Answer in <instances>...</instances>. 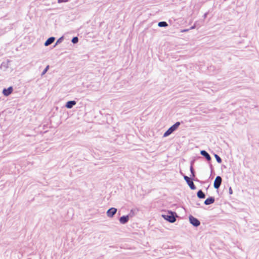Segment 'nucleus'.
<instances>
[{"label":"nucleus","instance_id":"23","mask_svg":"<svg viewBox=\"0 0 259 259\" xmlns=\"http://www.w3.org/2000/svg\"><path fill=\"white\" fill-rule=\"evenodd\" d=\"M69 0H58L59 3L67 2Z\"/></svg>","mask_w":259,"mask_h":259},{"label":"nucleus","instance_id":"24","mask_svg":"<svg viewBox=\"0 0 259 259\" xmlns=\"http://www.w3.org/2000/svg\"><path fill=\"white\" fill-rule=\"evenodd\" d=\"M229 194H232V193H233V190H232V189L231 187H230V188H229Z\"/></svg>","mask_w":259,"mask_h":259},{"label":"nucleus","instance_id":"30","mask_svg":"<svg viewBox=\"0 0 259 259\" xmlns=\"http://www.w3.org/2000/svg\"><path fill=\"white\" fill-rule=\"evenodd\" d=\"M197 205H199L200 204L199 203H197Z\"/></svg>","mask_w":259,"mask_h":259},{"label":"nucleus","instance_id":"4","mask_svg":"<svg viewBox=\"0 0 259 259\" xmlns=\"http://www.w3.org/2000/svg\"><path fill=\"white\" fill-rule=\"evenodd\" d=\"M222 179L221 176H217L213 183V187L215 189H218L221 185Z\"/></svg>","mask_w":259,"mask_h":259},{"label":"nucleus","instance_id":"28","mask_svg":"<svg viewBox=\"0 0 259 259\" xmlns=\"http://www.w3.org/2000/svg\"><path fill=\"white\" fill-rule=\"evenodd\" d=\"M195 179H196V181H198V179H196V178H195Z\"/></svg>","mask_w":259,"mask_h":259},{"label":"nucleus","instance_id":"1","mask_svg":"<svg viewBox=\"0 0 259 259\" xmlns=\"http://www.w3.org/2000/svg\"><path fill=\"white\" fill-rule=\"evenodd\" d=\"M162 218L169 223H173L176 222L177 214L175 212L169 211L167 214H162Z\"/></svg>","mask_w":259,"mask_h":259},{"label":"nucleus","instance_id":"19","mask_svg":"<svg viewBox=\"0 0 259 259\" xmlns=\"http://www.w3.org/2000/svg\"><path fill=\"white\" fill-rule=\"evenodd\" d=\"M181 174L183 175V177H184V180H185V181L186 182V183H187L188 181H189L190 180H191V179H192V178L191 177H189L185 175H184L183 173L181 172Z\"/></svg>","mask_w":259,"mask_h":259},{"label":"nucleus","instance_id":"20","mask_svg":"<svg viewBox=\"0 0 259 259\" xmlns=\"http://www.w3.org/2000/svg\"><path fill=\"white\" fill-rule=\"evenodd\" d=\"M78 41V38L77 36L73 37L71 39V42L75 44L77 43Z\"/></svg>","mask_w":259,"mask_h":259},{"label":"nucleus","instance_id":"21","mask_svg":"<svg viewBox=\"0 0 259 259\" xmlns=\"http://www.w3.org/2000/svg\"><path fill=\"white\" fill-rule=\"evenodd\" d=\"M63 40H64V37L61 36L57 39V40L56 41V44H59L61 43Z\"/></svg>","mask_w":259,"mask_h":259},{"label":"nucleus","instance_id":"22","mask_svg":"<svg viewBox=\"0 0 259 259\" xmlns=\"http://www.w3.org/2000/svg\"><path fill=\"white\" fill-rule=\"evenodd\" d=\"M49 68V65L47 66V67L45 68V69L43 70L41 75H44L48 70Z\"/></svg>","mask_w":259,"mask_h":259},{"label":"nucleus","instance_id":"7","mask_svg":"<svg viewBox=\"0 0 259 259\" xmlns=\"http://www.w3.org/2000/svg\"><path fill=\"white\" fill-rule=\"evenodd\" d=\"M215 201V199L213 197L210 196L207 198L204 202V204L206 205H208L213 203Z\"/></svg>","mask_w":259,"mask_h":259},{"label":"nucleus","instance_id":"27","mask_svg":"<svg viewBox=\"0 0 259 259\" xmlns=\"http://www.w3.org/2000/svg\"><path fill=\"white\" fill-rule=\"evenodd\" d=\"M206 15H207V13H205L204 15V18H205L206 17Z\"/></svg>","mask_w":259,"mask_h":259},{"label":"nucleus","instance_id":"6","mask_svg":"<svg viewBox=\"0 0 259 259\" xmlns=\"http://www.w3.org/2000/svg\"><path fill=\"white\" fill-rule=\"evenodd\" d=\"M13 89L12 87H10L8 89H4L3 90V94L5 96H9L13 92Z\"/></svg>","mask_w":259,"mask_h":259},{"label":"nucleus","instance_id":"13","mask_svg":"<svg viewBox=\"0 0 259 259\" xmlns=\"http://www.w3.org/2000/svg\"><path fill=\"white\" fill-rule=\"evenodd\" d=\"M193 163H194V161H192L191 162V165H190V172H191V177L192 178H193V179H195V170H194V169L193 168Z\"/></svg>","mask_w":259,"mask_h":259},{"label":"nucleus","instance_id":"9","mask_svg":"<svg viewBox=\"0 0 259 259\" xmlns=\"http://www.w3.org/2000/svg\"><path fill=\"white\" fill-rule=\"evenodd\" d=\"M200 154L201 155L204 156L207 161L211 160V158L210 155L208 154V153L206 151L204 150H201Z\"/></svg>","mask_w":259,"mask_h":259},{"label":"nucleus","instance_id":"11","mask_svg":"<svg viewBox=\"0 0 259 259\" xmlns=\"http://www.w3.org/2000/svg\"><path fill=\"white\" fill-rule=\"evenodd\" d=\"M193 181H196V179L192 178V179L188 181L187 184L191 190H194L196 189V187L193 183Z\"/></svg>","mask_w":259,"mask_h":259},{"label":"nucleus","instance_id":"15","mask_svg":"<svg viewBox=\"0 0 259 259\" xmlns=\"http://www.w3.org/2000/svg\"><path fill=\"white\" fill-rule=\"evenodd\" d=\"M158 26L160 27H165L168 26V24L165 21H160L158 22Z\"/></svg>","mask_w":259,"mask_h":259},{"label":"nucleus","instance_id":"12","mask_svg":"<svg viewBox=\"0 0 259 259\" xmlns=\"http://www.w3.org/2000/svg\"><path fill=\"white\" fill-rule=\"evenodd\" d=\"M55 40V37L52 36L49 37L45 42L44 45L45 46H48L52 44Z\"/></svg>","mask_w":259,"mask_h":259},{"label":"nucleus","instance_id":"26","mask_svg":"<svg viewBox=\"0 0 259 259\" xmlns=\"http://www.w3.org/2000/svg\"><path fill=\"white\" fill-rule=\"evenodd\" d=\"M59 44L55 43V45L54 46V47H55L57 45H58Z\"/></svg>","mask_w":259,"mask_h":259},{"label":"nucleus","instance_id":"5","mask_svg":"<svg viewBox=\"0 0 259 259\" xmlns=\"http://www.w3.org/2000/svg\"><path fill=\"white\" fill-rule=\"evenodd\" d=\"M117 209L115 207H111L107 211V215L109 218H113L117 212Z\"/></svg>","mask_w":259,"mask_h":259},{"label":"nucleus","instance_id":"10","mask_svg":"<svg viewBox=\"0 0 259 259\" xmlns=\"http://www.w3.org/2000/svg\"><path fill=\"white\" fill-rule=\"evenodd\" d=\"M76 102L74 100L69 101L66 102L65 107L68 109H71L73 106L75 105Z\"/></svg>","mask_w":259,"mask_h":259},{"label":"nucleus","instance_id":"29","mask_svg":"<svg viewBox=\"0 0 259 259\" xmlns=\"http://www.w3.org/2000/svg\"><path fill=\"white\" fill-rule=\"evenodd\" d=\"M194 28V26L191 27V29H193Z\"/></svg>","mask_w":259,"mask_h":259},{"label":"nucleus","instance_id":"25","mask_svg":"<svg viewBox=\"0 0 259 259\" xmlns=\"http://www.w3.org/2000/svg\"><path fill=\"white\" fill-rule=\"evenodd\" d=\"M210 169H211V171H212V170H213V168H212V165L211 164H210Z\"/></svg>","mask_w":259,"mask_h":259},{"label":"nucleus","instance_id":"18","mask_svg":"<svg viewBox=\"0 0 259 259\" xmlns=\"http://www.w3.org/2000/svg\"><path fill=\"white\" fill-rule=\"evenodd\" d=\"M181 174L183 175V177H184V180H185V181L186 182V183H187L188 181H189L190 180H191V179H192V178L191 177H189L185 175H184L183 173L181 172Z\"/></svg>","mask_w":259,"mask_h":259},{"label":"nucleus","instance_id":"17","mask_svg":"<svg viewBox=\"0 0 259 259\" xmlns=\"http://www.w3.org/2000/svg\"><path fill=\"white\" fill-rule=\"evenodd\" d=\"M135 210L134 209H131L130 213L127 215H128L129 219L131 218H132L135 215Z\"/></svg>","mask_w":259,"mask_h":259},{"label":"nucleus","instance_id":"3","mask_svg":"<svg viewBox=\"0 0 259 259\" xmlns=\"http://www.w3.org/2000/svg\"><path fill=\"white\" fill-rule=\"evenodd\" d=\"M189 222L194 227H197L200 225V222L198 219L190 215L189 217Z\"/></svg>","mask_w":259,"mask_h":259},{"label":"nucleus","instance_id":"2","mask_svg":"<svg viewBox=\"0 0 259 259\" xmlns=\"http://www.w3.org/2000/svg\"><path fill=\"white\" fill-rule=\"evenodd\" d=\"M180 124L181 123L179 121L176 122L164 133L163 137H166L169 136L171 134L177 130Z\"/></svg>","mask_w":259,"mask_h":259},{"label":"nucleus","instance_id":"14","mask_svg":"<svg viewBox=\"0 0 259 259\" xmlns=\"http://www.w3.org/2000/svg\"><path fill=\"white\" fill-rule=\"evenodd\" d=\"M197 196L200 199H204L205 198V194L201 190H199L197 192Z\"/></svg>","mask_w":259,"mask_h":259},{"label":"nucleus","instance_id":"8","mask_svg":"<svg viewBox=\"0 0 259 259\" xmlns=\"http://www.w3.org/2000/svg\"><path fill=\"white\" fill-rule=\"evenodd\" d=\"M129 220H130V219H129L128 215H123L119 219V222L121 224H126L128 222Z\"/></svg>","mask_w":259,"mask_h":259},{"label":"nucleus","instance_id":"16","mask_svg":"<svg viewBox=\"0 0 259 259\" xmlns=\"http://www.w3.org/2000/svg\"><path fill=\"white\" fill-rule=\"evenodd\" d=\"M214 156L219 163H221L222 162V158L218 154H214Z\"/></svg>","mask_w":259,"mask_h":259}]
</instances>
